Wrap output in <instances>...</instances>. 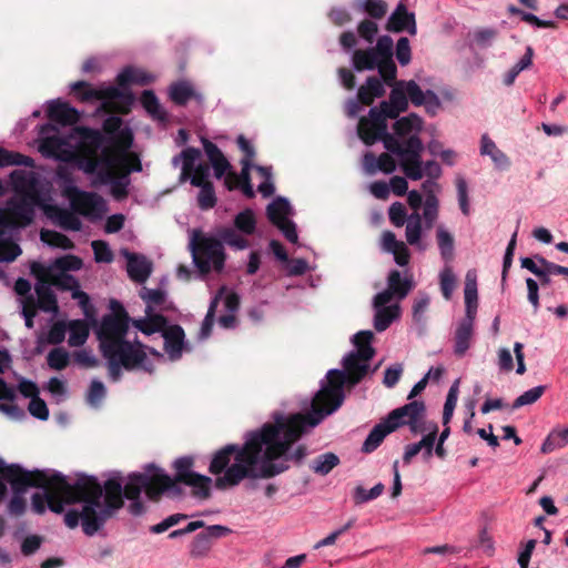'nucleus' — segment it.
I'll use <instances>...</instances> for the list:
<instances>
[{"label": "nucleus", "instance_id": "26", "mask_svg": "<svg viewBox=\"0 0 568 568\" xmlns=\"http://www.w3.org/2000/svg\"><path fill=\"white\" fill-rule=\"evenodd\" d=\"M374 314V327L377 332L386 331L390 324L397 320L400 315V307L398 304L387 305L377 304L376 295L373 300Z\"/></svg>", "mask_w": 568, "mask_h": 568}, {"label": "nucleus", "instance_id": "20", "mask_svg": "<svg viewBox=\"0 0 568 568\" xmlns=\"http://www.w3.org/2000/svg\"><path fill=\"white\" fill-rule=\"evenodd\" d=\"M164 339V351L171 361L181 358L185 347L184 329L180 325L165 326L162 332Z\"/></svg>", "mask_w": 568, "mask_h": 568}, {"label": "nucleus", "instance_id": "8", "mask_svg": "<svg viewBox=\"0 0 568 568\" xmlns=\"http://www.w3.org/2000/svg\"><path fill=\"white\" fill-rule=\"evenodd\" d=\"M416 404H405L393 409L384 419L376 424L367 435L362 446V452L373 453L383 443L385 437L405 424H415L418 410Z\"/></svg>", "mask_w": 568, "mask_h": 568}, {"label": "nucleus", "instance_id": "4", "mask_svg": "<svg viewBox=\"0 0 568 568\" xmlns=\"http://www.w3.org/2000/svg\"><path fill=\"white\" fill-rule=\"evenodd\" d=\"M423 120L415 113L397 119L394 133L386 135L384 148L399 159L404 174L412 181L423 178L422 153L424 144L419 138Z\"/></svg>", "mask_w": 568, "mask_h": 568}, {"label": "nucleus", "instance_id": "3", "mask_svg": "<svg viewBox=\"0 0 568 568\" xmlns=\"http://www.w3.org/2000/svg\"><path fill=\"white\" fill-rule=\"evenodd\" d=\"M110 308L112 313L102 317L97 331L110 379L119 382L122 369L142 368L144 372L152 373L153 364L148 358L145 346L138 341L136 335L133 339L130 338L128 312L116 300L110 302Z\"/></svg>", "mask_w": 568, "mask_h": 568}, {"label": "nucleus", "instance_id": "54", "mask_svg": "<svg viewBox=\"0 0 568 568\" xmlns=\"http://www.w3.org/2000/svg\"><path fill=\"white\" fill-rule=\"evenodd\" d=\"M440 291L445 300L449 301L456 287V276L450 266H446L439 274Z\"/></svg>", "mask_w": 568, "mask_h": 568}, {"label": "nucleus", "instance_id": "24", "mask_svg": "<svg viewBox=\"0 0 568 568\" xmlns=\"http://www.w3.org/2000/svg\"><path fill=\"white\" fill-rule=\"evenodd\" d=\"M387 27L394 32L407 30L412 36H415L417 32L415 16L413 12L407 11L403 2H399L389 16Z\"/></svg>", "mask_w": 568, "mask_h": 568}, {"label": "nucleus", "instance_id": "45", "mask_svg": "<svg viewBox=\"0 0 568 568\" xmlns=\"http://www.w3.org/2000/svg\"><path fill=\"white\" fill-rule=\"evenodd\" d=\"M150 79L145 72L132 67L124 68L116 77L119 87H126L130 83L145 84Z\"/></svg>", "mask_w": 568, "mask_h": 568}, {"label": "nucleus", "instance_id": "56", "mask_svg": "<svg viewBox=\"0 0 568 568\" xmlns=\"http://www.w3.org/2000/svg\"><path fill=\"white\" fill-rule=\"evenodd\" d=\"M221 242L236 250H244L248 246V241L236 233L231 227H225L219 233Z\"/></svg>", "mask_w": 568, "mask_h": 568}, {"label": "nucleus", "instance_id": "12", "mask_svg": "<svg viewBox=\"0 0 568 568\" xmlns=\"http://www.w3.org/2000/svg\"><path fill=\"white\" fill-rule=\"evenodd\" d=\"M408 404H416L418 408H420L419 410L422 412H419V414L417 415L415 424L406 425L409 427V430L413 434H419L425 432L427 433L426 435L423 436V438L419 442H417V444L420 450H425V456L430 457L438 434V425L435 422L426 420V405L423 400H413L409 402Z\"/></svg>", "mask_w": 568, "mask_h": 568}, {"label": "nucleus", "instance_id": "62", "mask_svg": "<svg viewBox=\"0 0 568 568\" xmlns=\"http://www.w3.org/2000/svg\"><path fill=\"white\" fill-rule=\"evenodd\" d=\"M79 132H80L82 142L84 144H87L88 146H90L94 150L102 148V145L104 143V136L99 130L91 129V128H81L79 130Z\"/></svg>", "mask_w": 568, "mask_h": 568}, {"label": "nucleus", "instance_id": "59", "mask_svg": "<svg viewBox=\"0 0 568 568\" xmlns=\"http://www.w3.org/2000/svg\"><path fill=\"white\" fill-rule=\"evenodd\" d=\"M69 358V353L64 348L57 347L49 352L47 362L51 368L62 371L68 366Z\"/></svg>", "mask_w": 568, "mask_h": 568}, {"label": "nucleus", "instance_id": "17", "mask_svg": "<svg viewBox=\"0 0 568 568\" xmlns=\"http://www.w3.org/2000/svg\"><path fill=\"white\" fill-rule=\"evenodd\" d=\"M114 85L102 87L100 89L90 88V85L84 81H77L71 84V89L73 91H78L80 89H84L79 93V98L83 102L92 101V100H116L125 97L124 90Z\"/></svg>", "mask_w": 568, "mask_h": 568}, {"label": "nucleus", "instance_id": "22", "mask_svg": "<svg viewBox=\"0 0 568 568\" xmlns=\"http://www.w3.org/2000/svg\"><path fill=\"white\" fill-rule=\"evenodd\" d=\"M169 97L172 102L180 106L186 105L191 100H194L199 105L204 103L203 94L186 80L172 83L169 88Z\"/></svg>", "mask_w": 568, "mask_h": 568}, {"label": "nucleus", "instance_id": "32", "mask_svg": "<svg viewBox=\"0 0 568 568\" xmlns=\"http://www.w3.org/2000/svg\"><path fill=\"white\" fill-rule=\"evenodd\" d=\"M8 220L4 210L0 206V262H12L20 254L21 248L18 244L4 239V229Z\"/></svg>", "mask_w": 568, "mask_h": 568}, {"label": "nucleus", "instance_id": "49", "mask_svg": "<svg viewBox=\"0 0 568 568\" xmlns=\"http://www.w3.org/2000/svg\"><path fill=\"white\" fill-rule=\"evenodd\" d=\"M459 394V379H456L449 387L443 410V424L447 425L453 417Z\"/></svg>", "mask_w": 568, "mask_h": 568}, {"label": "nucleus", "instance_id": "46", "mask_svg": "<svg viewBox=\"0 0 568 568\" xmlns=\"http://www.w3.org/2000/svg\"><path fill=\"white\" fill-rule=\"evenodd\" d=\"M212 479L205 475L193 474L184 485L193 488V495L199 498H207L210 496V487Z\"/></svg>", "mask_w": 568, "mask_h": 568}, {"label": "nucleus", "instance_id": "51", "mask_svg": "<svg viewBox=\"0 0 568 568\" xmlns=\"http://www.w3.org/2000/svg\"><path fill=\"white\" fill-rule=\"evenodd\" d=\"M436 235L442 257L445 261H449L454 254V239L452 234L444 226H439Z\"/></svg>", "mask_w": 568, "mask_h": 568}, {"label": "nucleus", "instance_id": "11", "mask_svg": "<svg viewBox=\"0 0 568 568\" xmlns=\"http://www.w3.org/2000/svg\"><path fill=\"white\" fill-rule=\"evenodd\" d=\"M63 195L70 200L74 211L82 215H89L99 211L103 204L102 199L93 193L80 190L71 179H67L63 186Z\"/></svg>", "mask_w": 568, "mask_h": 568}, {"label": "nucleus", "instance_id": "40", "mask_svg": "<svg viewBox=\"0 0 568 568\" xmlns=\"http://www.w3.org/2000/svg\"><path fill=\"white\" fill-rule=\"evenodd\" d=\"M166 324V318L160 314L133 321L134 327L145 335H151L156 332L162 333Z\"/></svg>", "mask_w": 568, "mask_h": 568}, {"label": "nucleus", "instance_id": "36", "mask_svg": "<svg viewBox=\"0 0 568 568\" xmlns=\"http://www.w3.org/2000/svg\"><path fill=\"white\" fill-rule=\"evenodd\" d=\"M480 154L488 155L498 169L509 166L508 156L497 148L495 142L487 134H483L481 136Z\"/></svg>", "mask_w": 568, "mask_h": 568}, {"label": "nucleus", "instance_id": "37", "mask_svg": "<svg viewBox=\"0 0 568 568\" xmlns=\"http://www.w3.org/2000/svg\"><path fill=\"white\" fill-rule=\"evenodd\" d=\"M291 214L292 207L290 202L285 197H276L266 207L267 219L273 225L284 220H287L288 215Z\"/></svg>", "mask_w": 568, "mask_h": 568}, {"label": "nucleus", "instance_id": "44", "mask_svg": "<svg viewBox=\"0 0 568 568\" xmlns=\"http://www.w3.org/2000/svg\"><path fill=\"white\" fill-rule=\"evenodd\" d=\"M339 464V458L334 453H325L317 456L312 465L311 469L318 475L325 476L332 471L334 467Z\"/></svg>", "mask_w": 568, "mask_h": 568}, {"label": "nucleus", "instance_id": "39", "mask_svg": "<svg viewBox=\"0 0 568 568\" xmlns=\"http://www.w3.org/2000/svg\"><path fill=\"white\" fill-rule=\"evenodd\" d=\"M566 445H568V427L554 428L544 440L540 450L542 454H549Z\"/></svg>", "mask_w": 568, "mask_h": 568}, {"label": "nucleus", "instance_id": "10", "mask_svg": "<svg viewBox=\"0 0 568 568\" xmlns=\"http://www.w3.org/2000/svg\"><path fill=\"white\" fill-rule=\"evenodd\" d=\"M388 116L378 106L369 110L368 118H362L358 122L357 132L366 145H373L377 141L384 143L387 132L386 119Z\"/></svg>", "mask_w": 568, "mask_h": 568}, {"label": "nucleus", "instance_id": "25", "mask_svg": "<svg viewBox=\"0 0 568 568\" xmlns=\"http://www.w3.org/2000/svg\"><path fill=\"white\" fill-rule=\"evenodd\" d=\"M382 250L393 254L396 264L406 266L410 254L407 244L396 239L392 231H385L382 235Z\"/></svg>", "mask_w": 568, "mask_h": 568}, {"label": "nucleus", "instance_id": "47", "mask_svg": "<svg viewBox=\"0 0 568 568\" xmlns=\"http://www.w3.org/2000/svg\"><path fill=\"white\" fill-rule=\"evenodd\" d=\"M236 230L245 235H252L256 229V220L253 210L245 209L236 214L234 219Z\"/></svg>", "mask_w": 568, "mask_h": 568}, {"label": "nucleus", "instance_id": "23", "mask_svg": "<svg viewBox=\"0 0 568 568\" xmlns=\"http://www.w3.org/2000/svg\"><path fill=\"white\" fill-rule=\"evenodd\" d=\"M34 291L37 294L36 307L45 313L57 314L59 311L58 300L49 281L42 276L39 277Z\"/></svg>", "mask_w": 568, "mask_h": 568}, {"label": "nucleus", "instance_id": "43", "mask_svg": "<svg viewBox=\"0 0 568 568\" xmlns=\"http://www.w3.org/2000/svg\"><path fill=\"white\" fill-rule=\"evenodd\" d=\"M11 165L33 168L34 160L22 153L0 148V168H7Z\"/></svg>", "mask_w": 568, "mask_h": 568}, {"label": "nucleus", "instance_id": "52", "mask_svg": "<svg viewBox=\"0 0 568 568\" xmlns=\"http://www.w3.org/2000/svg\"><path fill=\"white\" fill-rule=\"evenodd\" d=\"M357 7L373 19H382L387 12V3L384 0H361Z\"/></svg>", "mask_w": 568, "mask_h": 568}, {"label": "nucleus", "instance_id": "6", "mask_svg": "<svg viewBox=\"0 0 568 568\" xmlns=\"http://www.w3.org/2000/svg\"><path fill=\"white\" fill-rule=\"evenodd\" d=\"M13 195L7 201V212L23 225L32 223L36 210L43 206L44 197L39 175L33 171L13 170L10 175Z\"/></svg>", "mask_w": 568, "mask_h": 568}, {"label": "nucleus", "instance_id": "19", "mask_svg": "<svg viewBox=\"0 0 568 568\" xmlns=\"http://www.w3.org/2000/svg\"><path fill=\"white\" fill-rule=\"evenodd\" d=\"M465 316L462 321L475 323L478 308L477 273L469 270L465 276L464 286Z\"/></svg>", "mask_w": 568, "mask_h": 568}, {"label": "nucleus", "instance_id": "21", "mask_svg": "<svg viewBox=\"0 0 568 568\" xmlns=\"http://www.w3.org/2000/svg\"><path fill=\"white\" fill-rule=\"evenodd\" d=\"M40 151L44 156L62 162H70L75 156L67 141L55 135L45 138L40 145Z\"/></svg>", "mask_w": 568, "mask_h": 568}, {"label": "nucleus", "instance_id": "18", "mask_svg": "<svg viewBox=\"0 0 568 568\" xmlns=\"http://www.w3.org/2000/svg\"><path fill=\"white\" fill-rule=\"evenodd\" d=\"M428 231L425 223L422 222L420 213L413 212L409 214V221L405 225L406 243L419 252L426 251L428 243L425 241V237Z\"/></svg>", "mask_w": 568, "mask_h": 568}, {"label": "nucleus", "instance_id": "28", "mask_svg": "<svg viewBox=\"0 0 568 568\" xmlns=\"http://www.w3.org/2000/svg\"><path fill=\"white\" fill-rule=\"evenodd\" d=\"M372 48L382 59V68L387 72V78L396 79L397 68L393 60V39L389 36H382L378 38L376 45Z\"/></svg>", "mask_w": 568, "mask_h": 568}, {"label": "nucleus", "instance_id": "50", "mask_svg": "<svg viewBox=\"0 0 568 568\" xmlns=\"http://www.w3.org/2000/svg\"><path fill=\"white\" fill-rule=\"evenodd\" d=\"M193 458L189 456L180 457L174 462L175 477L172 478L178 487V483H185L195 471L192 470Z\"/></svg>", "mask_w": 568, "mask_h": 568}, {"label": "nucleus", "instance_id": "2", "mask_svg": "<svg viewBox=\"0 0 568 568\" xmlns=\"http://www.w3.org/2000/svg\"><path fill=\"white\" fill-rule=\"evenodd\" d=\"M51 487L61 493L67 505L83 501L82 510L70 509L64 515V524L73 529L81 520L83 532L95 535L122 508V476L116 473L103 485L94 476H80L73 484L60 471H53Z\"/></svg>", "mask_w": 568, "mask_h": 568}, {"label": "nucleus", "instance_id": "42", "mask_svg": "<svg viewBox=\"0 0 568 568\" xmlns=\"http://www.w3.org/2000/svg\"><path fill=\"white\" fill-rule=\"evenodd\" d=\"M89 337V326L82 320H74L69 323L68 343L72 347L83 345Z\"/></svg>", "mask_w": 568, "mask_h": 568}, {"label": "nucleus", "instance_id": "27", "mask_svg": "<svg viewBox=\"0 0 568 568\" xmlns=\"http://www.w3.org/2000/svg\"><path fill=\"white\" fill-rule=\"evenodd\" d=\"M48 116L59 124L73 125L80 120V112L65 102L52 101L48 108Z\"/></svg>", "mask_w": 568, "mask_h": 568}, {"label": "nucleus", "instance_id": "14", "mask_svg": "<svg viewBox=\"0 0 568 568\" xmlns=\"http://www.w3.org/2000/svg\"><path fill=\"white\" fill-rule=\"evenodd\" d=\"M402 85L406 89L408 101L415 106L424 105L426 111L430 114H435L439 110L442 103L434 91H423L414 80H402Z\"/></svg>", "mask_w": 568, "mask_h": 568}, {"label": "nucleus", "instance_id": "55", "mask_svg": "<svg viewBox=\"0 0 568 568\" xmlns=\"http://www.w3.org/2000/svg\"><path fill=\"white\" fill-rule=\"evenodd\" d=\"M438 206L439 202L437 197L429 196V199H425L424 210L422 215V222L425 223L426 230H430L437 217H438Z\"/></svg>", "mask_w": 568, "mask_h": 568}, {"label": "nucleus", "instance_id": "9", "mask_svg": "<svg viewBox=\"0 0 568 568\" xmlns=\"http://www.w3.org/2000/svg\"><path fill=\"white\" fill-rule=\"evenodd\" d=\"M193 263L202 274L221 272L225 264L223 243L213 236H200L191 242Z\"/></svg>", "mask_w": 568, "mask_h": 568}, {"label": "nucleus", "instance_id": "63", "mask_svg": "<svg viewBox=\"0 0 568 568\" xmlns=\"http://www.w3.org/2000/svg\"><path fill=\"white\" fill-rule=\"evenodd\" d=\"M82 266V260L74 255H65L54 261L52 270L67 273L68 271H78Z\"/></svg>", "mask_w": 568, "mask_h": 568}, {"label": "nucleus", "instance_id": "30", "mask_svg": "<svg viewBox=\"0 0 568 568\" xmlns=\"http://www.w3.org/2000/svg\"><path fill=\"white\" fill-rule=\"evenodd\" d=\"M141 170L142 165L139 158H134V163H132L131 168H126L123 174L114 176L113 180L108 183L110 185L111 195L118 201L126 199L130 185L129 174L131 172H140Z\"/></svg>", "mask_w": 568, "mask_h": 568}, {"label": "nucleus", "instance_id": "35", "mask_svg": "<svg viewBox=\"0 0 568 568\" xmlns=\"http://www.w3.org/2000/svg\"><path fill=\"white\" fill-rule=\"evenodd\" d=\"M134 158L136 156L130 155L125 150L110 153L108 149H104L99 161H101V165L109 168V170L120 168L123 171H126V168L132 166L130 162L132 161L134 163Z\"/></svg>", "mask_w": 568, "mask_h": 568}, {"label": "nucleus", "instance_id": "60", "mask_svg": "<svg viewBox=\"0 0 568 568\" xmlns=\"http://www.w3.org/2000/svg\"><path fill=\"white\" fill-rule=\"evenodd\" d=\"M388 217L390 223L396 227L406 225L409 221L406 207L400 202H394L388 209Z\"/></svg>", "mask_w": 568, "mask_h": 568}, {"label": "nucleus", "instance_id": "1", "mask_svg": "<svg viewBox=\"0 0 568 568\" xmlns=\"http://www.w3.org/2000/svg\"><path fill=\"white\" fill-rule=\"evenodd\" d=\"M372 331H361L353 336L356 351L343 358L344 369H329L327 383L315 395L312 409L306 415L273 413V423L248 432L243 444H227L216 450L209 471L216 476L215 487L224 490L239 486L244 479L275 477L290 468L288 462L300 464L306 447L298 445L291 454V446L308 429L317 426L344 402V385L358 384L368 373L369 361L375 355Z\"/></svg>", "mask_w": 568, "mask_h": 568}, {"label": "nucleus", "instance_id": "61", "mask_svg": "<svg viewBox=\"0 0 568 568\" xmlns=\"http://www.w3.org/2000/svg\"><path fill=\"white\" fill-rule=\"evenodd\" d=\"M197 204L201 210H210L216 204V195L213 184L199 186Z\"/></svg>", "mask_w": 568, "mask_h": 568}, {"label": "nucleus", "instance_id": "13", "mask_svg": "<svg viewBox=\"0 0 568 568\" xmlns=\"http://www.w3.org/2000/svg\"><path fill=\"white\" fill-rule=\"evenodd\" d=\"M414 287L410 277H403L398 270H390L387 276L386 290L376 294L377 304H388L392 298L404 300Z\"/></svg>", "mask_w": 568, "mask_h": 568}, {"label": "nucleus", "instance_id": "57", "mask_svg": "<svg viewBox=\"0 0 568 568\" xmlns=\"http://www.w3.org/2000/svg\"><path fill=\"white\" fill-rule=\"evenodd\" d=\"M546 386L538 385L536 387H532L526 392H524L520 396H518L514 403L513 408L517 409L526 405H531L536 403L545 393Z\"/></svg>", "mask_w": 568, "mask_h": 568}, {"label": "nucleus", "instance_id": "16", "mask_svg": "<svg viewBox=\"0 0 568 568\" xmlns=\"http://www.w3.org/2000/svg\"><path fill=\"white\" fill-rule=\"evenodd\" d=\"M389 87H393V89L389 93L388 100L382 101L378 108L389 119H396L399 113L405 112L408 109L409 101L406 89L402 85V80L396 81L395 79Z\"/></svg>", "mask_w": 568, "mask_h": 568}, {"label": "nucleus", "instance_id": "53", "mask_svg": "<svg viewBox=\"0 0 568 568\" xmlns=\"http://www.w3.org/2000/svg\"><path fill=\"white\" fill-rule=\"evenodd\" d=\"M41 240L50 246L62 250H72L74 247L73 242L67 235L57 231H42Z\"/></svg>", "mask_w": 568, "mask_h": 568}, {"label": "nucleus", "instance_id": "58", "mask_svg": "<svg viewBox=\"0 0 568 568\" xmlns=\"http://www.w3.org/2000/svg\"><path fill=\"white\" fill-rule=\"evenodd\" d=\"M212 546V541L203 532L196 535L190 545V555L194 558L205 557Z\"/></svg>", "mask_w": 568, "mask_h": 568}, {"label": "nucleus", "instance_id": "5", "mask_svg": "<svg viewBox=\"0 0 568 568\" xmlns=\"http://www.w3.org/2000/svg\"><path fill=\"white\" fill-rule=\"evenodd\" d=\"M142 491H145L149 499H158L162 494L169 493L174 496L181 494L170 475L154 464H149L144 473H132L128 476L125 484H122V498L131 500L128 510L132 516H141L145 511V506L140 498Z\"/></svg>", "mask_w": 568, "mask_h": 568}, {"label": "nucleus", "instance_id": "48", "mask_svg": "<svg viewBox=\"0 0 568 568\" xmlns=\"http://www.w3.org/2000/svg\"><path fill=\"white\" fill-rule=\"evenodd\" d=\"M49 283L51 286H55L61 291L70 292H72L80 284L75 276L63 272H55L54 270H51L50 272Z\"/></svg>", "mask_w": 568, "mask_h": 568}, {"label": "nucleus", "instance_id": "15", "mask_svg": "<svg viewBox=\"0 0 568 568\" xmlns=\"http://www.w3.org/2000/svg\"><path fill=\"white\" fill-rule=\"evenodd\" d=\"M352 65L355 71H366L377 69L381 78L385 81L387 85H390L395 79H388L387 72L384 71L382 59L374 51L373 48L367 49H357L353 52L352 55Z\"/></svg>", "mask_w": 568, "mask_h": 568}, {"label": "nucleus", "instance_id": "33", "mask_svg": "<svg viewBox=\"0 0 568 568\" xmlns=\"http://www.w3.org/2000/svg\"><path fill=\"white\" fill-rule=\"evenodd\" d=\"M140 101L144 110L153 120L159 122L168 121V113L152 90H144L141 94Z\"/></svg>", "mask_w": 568, "mask_h": 568}, {"label": "nucleus", "instance_id": "41", "mask_svg": "<svg viewBox=\"0 0 568 568\" xmlns=\"http://www.w3.org/2000/svg\"><path fill=\"white\" fill-rule=\"evenodd\" d=\"M201 152L195 148H186L179 155L172 160L173 165H178L179 161L182 160V179H186L196 166L195 163L199 160Z\"/></svg>", "mask_w": 568, "mask_h": 568}, {"label": "nucleus", "instance_id": "7", "mask_svg": "<svg viewBox=\"0 0 568 568\" xmlns=\"http://www.w3.org/2000/svg\"><path fill=\"white\" fill-rule=\"evenodd\" d=\"M54 470H27L19 464H6L0 458V504L7 497V485H11L13 495L8 504V511L13 516H21L24 514L27 508L26 499L23 494L29 487H51V477Z\"/></svg>", "mask_w": 568, "mask_h": 568}, {"label": "nucleus", "instance_id": "64", "mask_svg": "<svg viewBox=\"0 0 568 568\" xmlns=\"http://www.w3.org/2000/svg\"><path fill=\"white\" fill-rule=\"evenodd\" d=\"M57 217L59 225L64 230L80 231L82 227L81 220L68 210H60Z\"/></svg>", "mask_w": 568, "mask_h": 568}, {"label": "nucleus", "instance_id": "31", "mask_svg": "<svg viewBox=\"0 0 568 568\" xmlns=\"http://www.w3.org/2000/svg\"><path fill=\"white\" fill-rule=\"evenodd\" d=\"M474 323L460 321L454 335V354L464 357L471 346Z\"/></svg>", "mask_w": 568, "mask_h": 568}, {"label": "nucleus", "instance_id": "29", "mask_svg": "<svg viewBox=\"0 0 568 568\" xmlns=\"http://www.w3.org/2000/svg\"><path fill=\"white\" fill-rule=\"evenodd\" d=\"M363 168L369 175L378 171L389 174L395 171L396 163L389 153H382L376 158L372 152H367L363 156Z\"/></svg>", "mask_w": 568, "mask_h": 568}, {"label": "nucleus", "instance_id": "34", "mask_svg": "<svg viewBox=\"0 0 568 568\" xmlns=\"http://www.w3.org/2000/svg\"><path fill=\"white\" fill-rule=\"evenodd\" d=\"M126 270L130 278L139 283L144 282L151 274L150 263L145 257L136 254L128 256Z\"/></svg>", "mask_w": 568, "mask_h": 568}, {"label": "nucleus", "instance_id": "38", "mask_svg": "<svg viewBox=\"0 0 568 568\" xmlns=\"http://www.w3.org/2000/svg\"><path fill=\"white\" fill-rule=\"evenodd\" d=\"M16 398V389L9 386L2 377H0V400H8L7 404H0V410L3 413L19 417L23 415V412L13 403Z\"/></svg>", "mask_w": 568, "mask_h": 568}]
</instances>
